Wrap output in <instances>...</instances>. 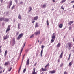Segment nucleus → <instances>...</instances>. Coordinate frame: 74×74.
I'll list each match as a JSON object with an SVG mask.
<instances>
[{"instance_id": "53", "label": "nucleus", "mask_w": 74, "mask_h": 74, "mask_svg": "<svg viewBox=\"0 0 74 74\" xmlns=\"http://www.w3.org/2000/svg\"><path fill=\"white\" fill-rule=\"evenodd\" d=\"M1 73H2V71H0V74H1Z\"/></svg>"}, {"instance_id": "60", "label": "nucleus", "mask_w": 74, "mask_h": 74, "mask_svg": "<svg viewBox=\"0 0 74 74\" xmlns=\"http://www.w3.org/2000/svg\"><path fill=\"white\" fill-rule=\"evenodd\" d=\"M3 1V0H1V3H2V2Z\"/></svg>"}, {"instance_id": "51", "label": "nucleus", "mask_w": 74, "mask_h": 74, "mask_svg": "<svg viewBox=\"0 0 74 74\" xmlns=\"http://www.w3.org/2000/svg\"><path fill=\"white\" fill-rule=\"evenodd\" d=\"M11 5H9V8H10V7H11Z\"/></svg>"}, {"instance_id": "17", "label": "nucleus", "mask_w": 74, "mask_h": 74, "mask_svg": "<svg viewBox=\"0 0 74 74\" xmlns=\"http://www.w3.org/2000/svg\"><path fill=\"white\" fill-rule=\"evenodd\" d=\"M72 64H73V62L72 61L69 63V66H71L72 65Z\"/></svg>"}, {"instance_id": "34", "label": "nucleus", "mask_w": 74, "mask_h": 74, "mask_svg": "<svg viewBox=\"0 0 74 74\" xmlns=\"http://www.w3.org/2000/svg\"><path fill=\"white\" fill-rule=\"evenodd\" d=\"M63 66V63H61L60 64V67H62Z\"/></svg>"}, {"instance_id": "23", "label": "nucleus", "mask_w": 74, "mask_h": 74, "mask_svg": "<svg viewBox=\"0 0 74 74\" xmlns=\"http://www.w3.org/2000/svg\"><path fill=\"white\" fill-rule=\"evenodd\" d=\"M4 19V18H0V21H3V20Z\"/></svg>"}, {"instance_id": "27", "label": "nucleus", "mask_w": 74, "mask_h": 74, "mask_svg": "<svg viewBox=\"0 0 74 74\" xmlns=\"http://www.w3.org/2000/svg\"><path fill=\"white\" fill-rule=\"evenodd\" d=\"M35 27H38V23H36L35 25Z\"/></svg>"}, {"instance_id": "26", "label": "nucleus", "mask_w": 74, "mask_h": 74, "mask_svg": "<svg viewBox=\"0 0 74 74\" xmlns=\"http://www.w3.org/2000/svg\"><path fill=\"white\" fill-rule=\"evenodd\" d=\"M49 63H48L47 64L46 66L45 67V68H46V67H48V66H49Z\"/></svg>"}, {"instance_id": "20", "label": "nucleus", "mask_w": 74, "mask_h": 74, "mask_svg": "<svg viewBox=\"0 0 74 74\" xmlns=\"http://www.w3.org/2000/svg\"><path fill=\"white\" fill-rule=\"evenodd\" d=\"M42 53H43V49H42L41 51V56L42 57Z\"/></svg>"}, {"instance_id": "29", "label": "nucleus", "mask_w": 74, "mask_h": 74, "mask_svg": "<svg viewBox=\"0 0 74 74\" xmlns=\"http://www.w3.org/2000/svg\"><path fill=\"white\" fill-rule=\"evenodd\" d=\"M18 18L19 19H21V15H19L18 16Z\"/></svg>"}, {"instance_id": "12", "label": "nucleus", "mask_w": 74, "mask_h": 74, "mask_svg": "<svg viewBox=\"0 0 74 74\" xmlns=\"http://www.w3.org/2000/svg\"><path fill=\"white\" fill-rule=\"evenodd\" d=\"M38 16L35 17L34 18V20L35 21V20H37L38 19Z\"/></svg>"}, {"instance_id": "54", "label": "nucleus", "mask_w": 74, "mask_h": 74, "mask_svg": "<svg viewBox=\"0 0 74 74\" xmlns=\"http://www.w3.org/2000/svg\"><path fill=\"white\" fill-rule=\"evenodd\" d=\"M60 61V60H58V63H59V62Z\"/></svg>"}, {"instance_id": "58", "label": "nucleus", "mask_w": 74, "mask_h": 74, "mask_svg": "<svg viewBox=\"0 0 74 74\" xmlns=\"http://www.w3.org/2000/svg\"><path fill=\"white\" fill-rule=\"evenodd\" d=\"M73 41L74 42V38H73Z\"/></svg>"}, {"instance_id": "56", "label": "nucleus", "mask_w": 74, "mask_h": 74, "mask_svg": "<svg viewBox=\"0 0 74 74\" xmlns=\"http://www.w3.org/2000/svg\"><path fill=\"white\" fill-rule=\"evenodd\" d=\"M37 64V63H35V65H34V66H36V65Z\"/></svg>"}, {"instance_id": "32", "label": "nucleus", "mask_w": 74, "mask_h": 74, "mask_svg": "<svg viewBox=\"0 0 74 74\" xmlns=\"http://www.w3.org/2000/svg\"><path fill=\"white\" fill-rule=\"evenodd\" d=\"M29 9H30V10H29V12H30V11H31V10H32V7H29Z\"/></svg>"}, {"instance_id": "50", "label": "nucleus", "mask_w": 74, "mask_h": 74, "mask_svg": "<svg viewBox=\"0 0 74 74\" xmlns=\"http://www.w3.org/2000/svg\"><path fill=\"white\" fill-rule=\"evenodd\" d=\"M25 45H26V42H25V43L23 47H25Z\"/></svg>"}, {"instance_id": "41", "label": "nucleus", "mask_w": 74, "mask_h": 74, "mask_svg": "<svg viewBox=\"0 0 74 74\" xmlns=\"http://www.w3.org/2000/svg\"><path fill=\"white\" fill-rule=\"evenodd\" d=\"M18 28L19 29H20V28H19V27H20V23H18Z\"/></svg>"}, {"instance_id": "47", "label": "nucleus", "mask_w": 74, "mask_h": 74, "mask_svg": "<svg viewBox=\"0 0 74 74\" xmlns=\"http://www.w3.org/2000/svg\"><path fill=\"white\" fill-rule=\"evenodd\" d=\"M25 54L23 56V59H22L23 60V58H24V56H25Z\"/></svg>"}, {"instance_id": "22", "label": "nucleus", "mask_w": 74, "mask_h": 74, "mask_svg": "<svg viewBox=\"0 0 74 74\" xmlns=\"http://www.w3.org/2000/svg\"><path fill=\"white\" fill-rule=\"evenodd\" d=\"M34 37V35L33 34L30 37V38H33Z\"/></svg>"}, {"instance_id": "1", "label": "nucleus", "mask_w": 74, "mask_h": 74, "mask_svg": "<svg viewBox=\"0 0 74 74\" xmlns=\"http://www.w3.org/2000/svg\"><path fill=\"white\" fill-rule=\"evenodd\" d=\"M23 33H21V34H20L19 35V36L17 37V39L18 40H20V38H21L22 37H23Z\"/></svg>"}, {"instance_id": "42", "label": "nucleus", "mask_w": 74, "mask_h": 74, "mask_svg": "<svg viewBox=\"0 0 74 74\" xmlns=\"http://www.w3.org/2000/svg\"><path fill=\"white\" fill-rule=\"evenodd\" d=\"M21 68H19V69L18 70V73H19V72H20V71H21Z\"/></svg>"}, {"instance_id": "18", "label": "nucleus", "mask_w": 74, "mask_h": 74, "mask_svg": "<svg viewBox=\"0 0 74 74\" xmlns=\"http://www.w3.org/2000/svg\"><path fill=\"white\" fill-rule=\"evenodd\" d=\"M27 65H29V59H27Z\"/></svg>"}, {"instance_id": "40", "label": "nucleus", "mask_w": 74, "mask_h": 74, "mask_svg": "<svg viewBox=\"0 0 74 74\" xmlns=\"http://www.w3.org/2000/svg\"><path fill=\"white\" fill-rule=\"evenodd\" d=\"M44 47V45H42L41 46V48L42 49H43Z\"/></svg>"}, {"instance_id": "11", "label": "nucleus", "mask_w": 74, "mask_h": 74, "mask_svg": "<svg viewBox=\"0 0 74 74\" xmlns=\"http://www.w3.org/2000/svg\"><path fill=\"white\" fill-rule=\"evenodd\" d=\"M58 26L60 28H62V27H63V24H60Z\"/></svg>"}, {"instance_id": "33", "label": "nucleus", "mask_w": 74, "mask_h": 74, "mask_svg": "<svg viewBox=\"0 0 74 74\" xmlns=\"http://www.w3.org/2000/svg\"><path fill=\"white\" fill-rule=\"evenodd\" d=\"M71 56V53H70L69 56V58H68V60H70V57Z\"/></svg>"}, {"instance_id": "4", "label": "nucleus", "mask_w": 74, "mask_h": 74, "mask_svg": "<svg viewBox=\"0 0 74 74\" xmlns=\"http://www.w3.org/2000/svg\"><path fill=\"white\" fill-rule=\"evenodd\" d=\"M49 73H50V74H55V73H56V70H53L50 71H49Z\"/></svg>"}, {"instance_id": "14", "label": "nucleus", "mask_w": 74, "mask_h": 74, "mask_svg": "<svg viewBox=\"0 0 74 74\" xmlns=\"http://www.w3.org/2000/svg\"><path fill=\"white\" fill-rule=\"evenodd\" d=\"M7 50H6L5 52L4 53V56H5V58H6V55H7Z\"/></svg>"}, {"instance_id": "44", "label": "nucleus", "mask_w": 74, "mask_h": 74, "mask_svg": "<svg viewBox=\"0 0 74 74\" xmlns=\"http://www.w3.org/2000/svg\"><path fill=\"white\" fill-rule=\"evenodd\" d=\"M69 30H71V27H69Z\"/></svg>"}, {"instance_id": "61", "label": "nucleus", "mask_w": 74, "mask_h": 74, "mask_svg": "<svg viewBox=\"0 0 74 74\" xmlns=\"http://www.w3.org/2000/svg\"><path fill=\"white\" fill-rule=\"evenodd\" d=\"M21 66H20V69H21Z\"/></svg>"}, {"instance_id": "25", "label": "nucleus", "mask_w": 74, "mask_h": 74, "mask_svg": "<svg viewBox=\"0 0 74 74\" xmlns=\"http://www.w3.org/2000/svg\"><path fill=\"white\" fill-rule=\"evenodd\" d=\"M46 4H45L43 5V6H42V8H45V7H46Z\"/></svg>"}, {"instance_id": "24", "label": "nucleus", "mask_w": 74, "mask_h": 74, "mask_svg": "<svg viewBox=\"0 0 74 74\" xmlns=\"http://www.w3.org/2000/svg\"><path fill=\"white\" fill-rule=\"evenodd\" d=\"M52 39H54L55 40V36L53 35L52 37Z\"/></svg>"}, {"instance_id": "62", "label": "nucleus", "mask_w": 74, "mask_h": 74, "mask_svg": "<svg viewBox=\"0 0 74 74\" xmlns=\"http://www.w3.org/2000/svg\"><path fill=\"white\" fill-rule=\"evenodd\" d=\"M3 72H4V70H3Z\"/></svg>"}, {"instance_id": "39", "label": "nucleus", "mask_w": 74, "mask_h": 74, "mask_svg": "<svg viewBox=\"0 0 74 74\" xmlns=\"http://www.w3.org/2000/svg\"><path fill=\"white\" fill-rule=\"evenodd\" d=\"M66 1V0H63L62 1V3H64L65 2V1Z\"/></svg>"}, {"instance_id": "3", "label": "nucleus", "mask_w": 74, "mask_h": 74, "mask_svg": "<svg viewBox=\"0 0 74 74\" xmlns=\"http://www.w3.org/2000/svg\"><path fill=\"white\" fill-rule=\"evenodd\" d=\"M41 33V31L40 30L34 33L35 35H40Z\"/></svg>"}, {"instance_id": "19", "label": "nucleus", "mask_w": 74, "mask_h": 74, "mask_svg": "<svg viewBox=\"0 0 74 74\" xmlns=\"http://www.w3.org/2000/svg\"><path fill=\"white\" fill-rule=\"evenodd\" d=\"M23 47L22 49H21V52L20 53V56H21V53H22V51H23Z\"/></svg>"}, {"instance_id": "28", "label": "nucleus", "mask_w": 74, "mask_h": 74, "mask_svg": "<svg viewBox=\"0 0 74 74\" xmlns=\"http://www.w3.org/2000/svg\"><path fill=\"white\" fill-rule=\"evenodd\" d=\"M12 1H11L9 3V5H12Z\"/></svg>"}, {"instance_id": "15", "label": "nucleus", "mask_w": 74, "mask_h": 74, "mask_svg": "<svg viewBox=\"0 0 74 74\" xmlns=\"http://www.w3.org/2000/svg\"><path fill=\"white\" fill-rule=\"evenodd\" d=\"M74 22L73 21H70V22L68 23V24L69 25H71Z\"/></svg>"}, {"instance_id": "36", "label": "nucleus", "mask_w": 74, "mask_h": 74, "mask_svg": "<svg viewBox=\"0 0 74 74\" xmlns=\"http://www.w3.org/2000/svg\"><path fill=\"white\" fill-rule=\"evenodd\" d=\"M12 69V67L10 68V69H9V70H8L9 71H11V70Z\"/></svg>"}, {"instance_id": "16", "label": "nucleus", "mask_w": 74, "mask_h": 74, "mask_svg": "<svg viewBox=\"0 0 74 74\" xmlns=\"http://www.w3.org/2000/svg\"><path fill=\"white\" fill-rule=\"evenodd\" d=\"M42 70L43 71H47V68H45V69H44L43 68H42Z\"/></svg>"}, {"instance_id": "43", "label": "nucleus", "mask_w": 74, "mask_h": 74, "mask_svg": "<svg viewBox=\"0 0 74 74\" xmlns=\"http://www.w3.org/2000/svg\"><path fill=\"white\" fill-rule=\"evenodd\" d=\"M64 74H67V73L66 71H65L64 72Z\"/></svg>"}, {"instance_id": "48", "label": "nucleus", "mask_w": 74, "mask_h": 74, "mask_svg": "<svg viewBox=\"0 0 74 74\" xmlns=\"http://www.w3.org/2000/svg\"><path fill=\"white\" fill-rule=\"evenodd\" d=\"M74 3V1H73L71 2V3Z\"/></svg>"}, {"instance_id": "38", "label": "nucleus", "mask_w": 74, "mask_h": 74, "mask_svg": "<svg viewBox=\"0 0 74 74\" xmlns=\"http://www.w3.org/2000/svg\"><path fill=\"white\" fill-rule=\"evenodd\" d=\"M35 20H32V23H34V22H35V21H34Z\"/></svg>"}, {"instance_id": "46", "label": "nucleus", "mask_w": 74, "mask_h": 74, "mask_svg": "<svg viewBox=\"0 0 74 74\" xmlns=\"http://www.w3.org/2000/svg\"><path fill=\"white\" fill-rule=\"evenodd\" d=\"M2 52V51L1 50V48L0 49V53H1Z\"/></svg>"}, {"instance_id": "49", "label": "nucleus", "mask_w": 74, "mask_h": 74, "mask_svg": "<svg viewBox=\"0 0 74 74\" xmlns=\"http://www.w3.org/2000/svg\"><path fill=\"white\" fill-rule=\"evenodd\" d=\"M23 3L22 2H21L20 3V4H23Z\"/></svg>"}, {"instance_id": "63", "label": "nucleus", "mask_w": 74, "mask_h": 74, "mask_svg": "<svg viewBox=\"0 0 74 74\" xmlns=\"http://www.w3.org/2000/svg\"><path fill=\"white\" fill-rule=\"evenodd\" d=\"M15 1H16H16H17V0H16Z\"/></svg>"}, {"instance_id": "31", "label": "nucleus", "mask_w": 74, "mask_h": 74, "mask_svg": "<svg viewBox=\"0 0 74 74\" xmlns=\"http://www.w3.org/2000/svg\"><path fill=\"white\" fill-rule=\"evenodd\" d=\"M26 68H25V69H24L23 71V72L24 73H25V72H26Z\"/></svg>"}, {"instance_id": "57", "label": "nucleus", "mask_w": 74, "mask_h": 74, "mask_svg": "<svg viewBox=\"0 0 74 74\" xmlns=\"http://www.w3.org/2000/svg\"><path fill=\"white\" fill-rule=\"evenodd\" d=\"M2 46H0V49L1 48Z\"/></svg>"}, {"instance_id": "13", "label": "nucleus", "mask_w": 74, "mask_h": 74, "mask_svg": "<svg viewBox=\"0 0 74 74\" xmlns=\"http://www.w3.org/2000/svg\"><path fill=\"white\" fill-rule=\"evenodd\" d=\"M61 45V44L60 43H58L57 45V47L58 48L59 47H60V46Z\"/></svg>"}, {"instance_id": "2", "label": "nucleus", "mask_w": 74, "mask_h": 74, "mask_svg": "<svg viewBox=\"0 0 74 74\" xmlns=\"http://www.w3.org/2000/svg\"><path fill=\"white\" fill-rule=\"evenodd\" d=\"M67 45L68 46V49L69 50H70V49H71V47L72 46V44L70 42L68 43L67 44Z\"/></svg>"}, {"instance_id": "7", "label": "nucleus", "mask_w": 74, "mask_h": 74, "mask_svg": "<svg viewBox=\"0 0 74 74\" xmlns=\"http://www.w3.org/2000/svg\"><path fill=\"white\" fill-rule=\"evenodd\" d=\"M10 64V61H8L5 63L4 65L5 66H7V65H8V64Z\"/></svg>"}, {"instance_id": "6", "label": "nucleus", "mask_w": 74, "mask_h": 74, "mask_svg": "<svg viewBox=\"0 0 74 74\" xmlns=\"http://www.w3.org/2000/svg\"><path fill=\"white\" fill-rule=\"evenodd\" d=\"M10 27H11V25H9L7 28V29L6 31V33H7V32H8V31H10Z\"/></svg>"}, {"instance_id": "5", "label": "nucleus", "mask_w": 74, "mask_h": 74, "mask_svg": "<svg viewBox=\"0 0 74 74\" xmlns=\"http://www.w3.org/2000/svg\"><path fill=\"white\" fill-rule=\"evenodd\" d=\"M12 45H14V44H15V38H13V40L12 41Z\"/></svg>"}, {"instance_id": "52", "label": "nucleus", "mask_w": 74, "mask_h": 74, "mask_svg": "<svg viewBox=\"0 0 74 74\" xmlns=\"http://www.w3.org/2000/svg\"><path fill=\"white\" fill-rule=\"evenodd\" d=\"M1 69H3V68L1 66L0 67V70Z\"/></svg>"}, {"instance_id": "21", "label": "nucleus", "mask_w": 74, "mask_h": 74, "mask_svg": "<svg viewBox=\"0 0 74 74\" xmlns=\"http://www.w3.org/2000/svg\"><path fill=\"white\" fill-rule=\"evenodd\" d=\"M54 41H55V39H52L51 41V43H52Z\"/></svg>"}, {"instance_id": "45", "label": "nucleus", "mask_w": 74, "mask_h": 74, "mask_svg": "<svg viewBox=\"0 0 74 74\" xmlns=\"http://www.w3.org/2000/svg\"><path fill=\"white\" fill-rule=\"evenodd\" d=\"M14 8H15V6H13L12 8V9H14Z\"/></svg>"}, {"instance_id": "37", "label": "nucleus", "mask_w": 74, "mask_h": 74, "mask_svg": "<svg viewBox=\"0 0 74 74\" xmlns=\"http://www.w3.org/2000/svg\"><path fill=\"white\" fill-rule=\"evenodd\" d=\"M61 9H62V10H64V8L63 7V6H61Z\"/></svg>"}, {"instance_id": "35", "label": "nucleus", "mask_w": 74, "mask_h": 74, "mask_svg": "<svg viewBox=\"0 0 74 74\" xmlns=\"http://www.w3.org/2000/svg\"><path fill=\"white\" fill-rule=\"evenodd\" d=\"M19 32H17L16 34V36H18V34H19Z\"/></svg>"}, {"instance_id": "9", "label": "nucleus", "mask_w": 74, "mask_h": 74, "mask_svg": "<svg viewBox=\"0 0 74 74\" xmlns=\"http://www.w3.org/2000/svg\"><path fill=\"white\" fill-rule=\"evenodd\" d=\"M63 52H62L60 55L59 56V58H62V57H63Z\"/></svg>"}, {"instance_id": "64", "label": "nucleus", "mask_w": 74, "mask_h": 74, "mask_svg": "<svg viewBox=\"0 0 74 74\" xmlns=\"http://www.w3.org/2000/svg\"><path fill=\"white\" fill-rule=\"evenodd\" d=\"M41 74H43V72H42Z\"/></svg>"}, {"instance_id": "8", "label": "nucleus", "mask_w": 74, "mask_h": 74, "mask_svg": "<svg viewBox=\"0 0 74 74\" xmlns=\"http://www.w3.org/2000/svg\"><path fill=\"white\" fill-rule=\"evenodd\" d=\"M9 38V36L7 35L6 36L3 37L4 40H6V39H7L8 38Z\"/></svg>"}, {"instance_id": "30", "label": "nucleus", "mask_w": 74, "mask_h": 74, "mask_svg": "<svg viewBox=\"0 0 74 74\" xmlns=\"http://www.w3.org/2000/svg\"><path fill=\"white\" fill-rule=\"evenodd\" d=\"M47 26H48V25H49V22L48 21V20H47Z\"/></svg>"}, {"instance_id": "55", "label": "nucleus", "mask_w": 74, "mask_h": 74, "mask_svg": "<svg viewBox=\"0 0 74 74\" xmlns=\"http://www.w3.org/2000/svg\"><path fill=\"white\" fill-rule=\"evenodd\" d=\"M53 2H55V0H52Z\"/></svg>"}, {"instance_id": "10", "label": "nucleus", "mask_w": 74, "mask_h": 74, "mask_svg": "<svg viewBox=\"0 0 74 74\" xmlns=\"http://www.w3.org/2000/svg\"><path fill=\"white\" fill-rule=\"evenodd\" d=\"M4 21L5 22H8V21H10L9 19L5 18V19H4Z\"/></svg>"}, {"instance_id": "59", "label": "nucleus", "mask_w": 74, "mask_h": 74, "mask_svg": "<svg viewBox=\"0 0 74 74\" xmlns=\"http://www.w3.org/2000/svg\"><path fill=\"white\" fill-rule=\"evenodd\" d=\"M53 36H54V34H55V33H53Z\"/></svg>"}]
</instances>
